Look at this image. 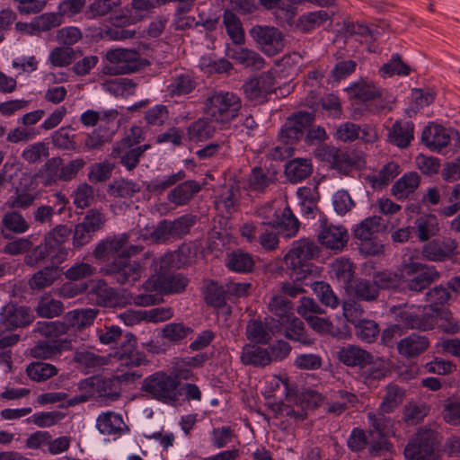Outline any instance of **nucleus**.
I'll return each instance as SVG.
<instances>
[{"instance_id":"nucleus-29","label":"nucleus","mask_w":460,"mask_h":460,"mask_svg":"<svg viewBox=\"0 0 460 460\" xmlns=\"http://www.w3.org/2000/svg\"><path fill=\"white\" fill-rule=\"evenodd\" d=\"M390 412L382 411L378 408L375 412H368L367 419L370 423V433L376 434L378 438H385L394 433V420L387 416Z\"/></svg>"},{"instance_id":"nucleus-14","label":"nucleus","mask_w":460,"mask_h":460,"mask_svg":"<svg viewBox=\"0 0 460 460\" xmlns=\"http://www.w3.org/2000/svg\"><path fill=\"white\" fill-rule=\"evenodd\" d=\"M275 88V77L270 72L262 73L243 85L245 96L257 102H265L267 95L273 93Z\"/></svg>"},{"instance_id":"nucleus-22","label":"nucleus","mask_w":460,"mask_h":460,"mask_svg":"<svg viewBox=\"0 0 460 460\" xmlns=\"http://www.w3.org/2000/svg\"><path fill=\"white\" fill-rule=\"evenodd\" d=\"M340 362L347 367L364 368L373 363V355L359 346L348 344L337 352Z\"/></svg>"},{"instance_id":"nucleus-24","label":"nucleus","mask_w":460,"mask_h":460,"mask_svg":"<svg viewBox=\"0 0 460 460\" xmlns=\"http://www.w3.org/2000/svg\"><path fill=\"white\" fill-rule=\"evenodd\" d=\"M226 55L251 70H261L265 66V59L257 51L248 48H227Z\"/></svg>"},{"instance_id":"nucleus-30","label":"nucleus","mask_w":460,"mask_h":460,"mask_svg":"<svg viewBox=\"0 0 460 460\" xmlns=\"http://www.w3.org/2000/svg\"><path fill=\"white\" fill-rule=\"evenodd\" d=\"M429 346V341L425 336L411 334L397 343V349L402 356L412 358L423 353Z\"/></svg>"},{"instance_id":"nucleus-31","label":"nucleus","mask_w":460,"mask_h":460,"mask_svg":"<svg viewBox=\"0 0 460 460\" xmlns=\"http://www.w3.org/2000/svg\"><path fill=\"white\" fill-rule=\"evenodd\" d=\"M130 140L126 138L118 143L111 152V156L119 159L128 171L137 167L141 157V150L137 151L135 148H130Z\"/></svg>"},{"instance_id":"nucleus-3","label":"nucleus","mask_w":460,"mask_h":460,"mask_svg":"<svg viewBox=\"0 0 460 460\" xmlns=\"http://www.w3.org/2000/svg\"><path fill=\"white\" fill-rule=\"evenodd\" d=\"M318 252L317 245L312 241L300 239L294 242L292 248L284 257L290 278L296 281L317 279L321 270L311 261L317 256Z\"/></svg>"},{"instance_id":"nucleus-55","label":"nucleus","mask_w":460,"mask_h":460,"mask_svg":"<svg viewBox=\"0 0 460 460\" xmlns=\"http://www.w3.org/2000/svg\"><path fill=\"white\" fill-rule=\"evenodd\" d=\"M381 217L377 216L368 217L360 224L357 225L353 234L355 238L363 240H370L372 236L381 229Z\"/></svg>"},{"instance_id":"nucleus-10","label":"nucleus","mask_w":460,"mask_h":460,"mask_svg":"<svg viewBox=\"0 0 460 460\" xmlns=\"http://www.w3.org/2000/svg\"><path fill=\"white\" fill-rule=\"evenodd\" d=\"M143 270L140 262L129 261V258L114 260L101 269L104 275L120 285H133L140 279Z\"/></svg>"},{"instance_id":"nucleus-11","label":"nucleus","mask_w":460,"mask_h":460,"mask_svg":"<svg viewBox=\"0 0 460 460\" xmlns=\"http://www.w3.org/2000/svg\"><path fill=\"white\" fill-rule=\"evenodd\" d=\"M314 120V114L307 111H298L288 117L279 133L280 144L291 146L296 144L304 137L305 130Z\"/></svg>"},{"instance_id":"nucleus-32","label":"nucleus","mask_w":460,"mask_h":460,"mask_svg":"<svg viewBox=\"0 0 460 460\" xmlns=\"http://www.w3.org/2000/svg\"><path fill=\"white\" fill-rule=\"evenodd\" d=\"M420 184V176L411 172L403 174L392 186L391 192L397 199H407Z\"/></svg>"},{"instance_id":"nucleus-20","label":"nucleus","mask_w":460,"mask_h":460,"mask_svg":"<svg viewBox=\"0 0 460 460\" xmlns=\"http://www.w3.org/2000/svg\"><path fill=\"white\" fill-rule=\"evenodd\" d=\"M404 324L411 329L428 331L437 328L447 334H456L460 331V325L455 318H405Z\"/></svg>"},{"instance_id":"nucleus-18","label":"nucleus","mask_w":460,"mask_h":460,"mask_svg":"<svg viewBox=\"0 0 460 460\" xmlns=\"http://www.w3.org/2000/svg\"><path fill=\"white\" fill-rule=\"evenodd\" d=\"M337 139L346 143L356 139H361L365 143H373L377 139L376 130L369 126H359L353 122L342 123L336 131Z\"/></svg>"},{"instance_id":"nucleus-12","label":"nucleus","mask_w":460,"mask_h":460,"mask_svg":"<svg viewBox=\"0 0 460 460\" xmlns=\"http://www.w3.org/2000/svg\"><path fill=\"white\" fill-rule=\"evenodd\" d=\"M81 390H89L98 394L99 398L105 403L119 400L121 396V387L117 378L92 376L80 382Z\"/></svg>"},{"instance_id":"nucleus-6","label":"nucleus","mask_w":460,"mask_h":460,"mask_svg":"<svg viewBox=\"0 0 460 460\" xmlns=\"http://www.w3.org/2000/svg\"><path fill=\"white\" fill-rule=\"evenodd\" d=\"M354 104H362L369 113H379L391 110V98L387 92L377 87L373 82L361 80L349 89Z\"/></svg>"},{"instance_id":"nucleus-23","label":"nucleus","mask_w":460,"mask_h":460,"mask_svg":"<svg viewBox=\"0 0 460 460\" xmlns=\"http://www.w3.org/2000/svg\"><path fill=\"white\" fill-rule=\"evenodd\" d=\"M319 242L326 248L340 251L348 243L349 234L345 227L324 224L318 234Z\"/></svg>"},{"instance_id":"nucleus-62","label":"nucleus","mask_w":460,"mask_h":460,"mask_svg":"<svg viewBox=\"0 0 460 460\" xmlns=\"http://www.w3.org/2000/svg\"><path fill=\"white\" fill-rule=\"evenodd\" d=\"M98 303L104 307H121L122 302L112 288L107 287L103 280L98 282L97 290Z\"/></svg>"},{"instance_id":"nucleus-47","label":"nucleus","mask_w":460,"mask_h":460,"mask_svg":"<svg viewBox=\"0 0 460 460\" xmlns=\"http://www.w3.org/2000/svg\"><path fill=\"white\" fill-rule=\"evenodd\" d=\"M140 191L138 184L125 179H116L108 186L107 192L114 198L128 199Z\"/></svg>"},{"instance_id":"nucleus-41","label":"nucleus","mask_w":460,"mask_h":460,"mask_svg":"<svg viewBox=\"0 0 460 460\" xmlns=\"http://www.w3.org/2000/svg\"><path fill=\"white\" fill-rule=\"evenodd\" d=\"M196 87V82L187 72L175 73L167 86L170 96L185 95L191 93Z\"/></svg>"},{"instance_id":"nucleus-4","label":"nucleus","mask_w":460,"mask_h":460,"mask_svg":"<svg viewBox=\"0 0 460 460\" xmlns=\"http://www.w3.org/2000/svg\"><path fill=\"white\" fill-rule=\"evenodd\" d=\"M439 432L430 425L417 429L404 448L407 460H438L437 451L441 443Z\"/></svg>"},{"instance_id":"nucleus-26","label":"nucleus","mask_w":460,"mask_h":460,"mask_svg":"<svg viewBox=\"0 0 460 460\" xmlns=\"http://www.w3.org/2000/svg\"><path fill=\"white\" fill-rule=\"evenodd\" d=\"M412 231L420 242H427L439 232L438 219L436 215L422 214L414 221Z\"/></svg>"},{"instance_id":"nucleus-52","label":"nucleus","mask_w":460,"mask_h":460,"mask_svg":"<svg viewBox=\"0 0 460 460\" xmlns=\"http://www.w3.org/2000/svg\"><path fill=\"white\" fill-rule=\"evenodd\" d=\"M208 117L194 121L188 128V135L192 140H204L213 137L216 128Z\"/></svg>"},{"instance_id":"nucleus-28","label":"nucleus","mask_w":460,"mask_h":460,"mask_svg":"<svg viewBox=\"0 0 460 460\" xmlns=\"http://www.w3.org/2000/svg\"><path fill=\"white\" fill-rule=\"evenodd\" d=\"M97 429L103 435H121L128 430L121 415L113 411H107L99 415Z\"/></svg>"},{"instance_id":"nucleus-19","label":"nucleus","mask_w":460,"mask_h":460,"mask_svg":"<svg viewBox=\"0 0 460 460\" xmlns=\"http://www.w3.org/2000/svg\"><path fill=\"white\" fill-rule=\"evenodd\" d=\"M106 58L118 66L113 72L109 68V73L130 74L138 68L139 53L134 49H111L106 53Z\"/></svg>"},{"instance_id":"nucleus-56","label":"nucleus","mask_w":460,"mask_h":460,"mask_svg":"<svg viewBox=\"0 0 460 460\" xmlns=\"http://www.w3.org/2000/svg\"><path fill=\"white\" fill-rule=\"evenodd\" d=\"M429 407L425 403L408 402L402 410V420L407 425H417L428 415Z\"/></svg>"},{"instance_id":"nucleus-59","label":"nucleus","mask_w":460,"mask_h":460,"mask_svg":"<svg viewBox=\"0 0 460 460\" xmlns=\"http://www.w3.org/2000/svg\"><path fill=\"white\" fill-rule=\"evenodd\" d=\"M164 4V0H132L130 11L133 12V19L141 21L147 18L155 9Z\"/></svg>"},{"instance_id":"nucleus-51","label":"nucleus","mask_w":460,"mask_h":460,"mask_svg":"<svg viewBox=\"0 0 460 460\" xmlns=\"http://www.w3.org/2000/svg\"><path fill=\"white\" fill-rule=\"evenodd\" d=\"M62 165V158L59 156L48 159L40 169V174L43 179L44 186H51L61 181L59 178L60 166Z\"/></svg>"},{"instance_id":"nucleus-45","label":"nucleus","mask_w":460,"mask_h":460,"mask_svg":"<svg viewBox=\"0 0 460 460\" xmlns=\"http://www.w3.org/2000/svg\"><path fill=\"white\" fill-rule=\"evenodd\" d=\"M238 187L234 184L221 186L215 201L217 209L231 213L238 200Z\"/></svg>"},{"instance_id":"nucleus-25","label":"nucleus","mask_w":460,"mask_h":460,"mask_svg":"<svg viewBox=\"0 0 460 460\" xmlns=\"http://www.w3.org/2000/svg\"><path fill=\"white\" fill-rule=\"evenodd\" d=\"M53 205L38 206L32 212L33 222L39 225H51L55 214L61 215L66 208V199L61 192L55 193Z\"/></svg>"},{"instance_id":"nucleus-53","label":"nucleus","mask_w":460,"mask_h":460,"mask_svg":"<svg viewBox=\"0 0 460 460\" xmlns=\"http://www.w3.org/2000/svg\"><path fill=\"white\" fill-rule=\"evenodd\" d=\"M82 56L79 49H74L67 47H57L49 54V59L52 66L58 67L66 66L73 60Z\"/></svg>"},{"instance_id":"nucleus-17","label":"nucleus","mask_w":460,"mask_h":460,"mask_svg":"<svg viewBox=\"0 0 460 460\" xmlns=\"http://www.w3.org/2000/svg\"><path fill=\"white\" fill-rule=\"evenodd\" d=\"M285 387L286 401L294 403L300 408L315 409L319 407L323 402V395L315 390L305 389L299 392L297 387L289 384L288 380H282Z\"/></svg>"},{"instance_id":"nucleus-1","label":"nucleus","mask_w":460,"mask_h":460,"mask_svg":"<svg viewBox=\"0 0 460 460\" xmlns=\"http://www.w3.org/2000/svg\"><path fill=\"white\" fill-rule=\"evenodd\" d=\"M279 333L305 345L313 343L300 318H252L246 326L247 339L256 344H267Z\"/></svg>"},{"instance_id":"nucleus-7","label":"nucleus","mask_w":460,"mask_h":460,"mask_svg":"<svg viewBox=\"0 0 460 460\" xmlns=\"http://www.w3.org/2000/svg\"><path fill=\"white\" fill-rule=\"evenodd\" d=\"M204 105L205 113L212 121L227 124L238 116L242 101L232 92H218L208 97Z\"/></svg>"},{"instance_id":"nucleus-39","label":"nucleus","mask_w":460,"mask_h":460,"mask_svg":"<svg viewBox=\"0 0 460 460\" xmlns=\"http://www.w3.org/2000/svg\"><path fill=\"white\" fill-rule=\"evenodd\" d=\"M241 361L244 365L265 367L270 364L269 349L254 344H246L243 348Z\"/></svg>"},{"instance_id":"nucleus-50","label":"nucleus","mask_w":460,"mask_h":460,"mask_svg":"<svg viewBox=\"0 0 460 460\" xmlns=\"http://www.w3.org/2000/svg\"><path fill=\"white\" fill-rule=\"evenodd\" d=\"M226 291L223 287L218 286L215 282H210L205 292V300L208 305H210L216 308H222V314H231L228 307H226Z\"/></svg>"},{"instance_id":"nucleus-33","label":"nucleus","mask_w":460,"mask_h":460,"mask_svg":"<svg viewBox=\"0 0 460 460\" xmlns=\"http://www.w3.org/2000/svg\"><path fill=\"white\" fill-rule=\"evenodd\" d=\"M3 229L1 231L4 239H9L10 234H21L30 228L29 223L23 216L17 211H8L2 217Z\"/></svg>"},{"instance_id":"nucleus-58","label":"nucleus","mask_w":460,"mask_h":460,"mask_svg":"<svg viewBox=\"0 0 460 460\" xmlns=\"http://www.w3.org/2000/svg\"><path fill=\"white\" fill-rule=\"evenodd\" d=\"M278 231L272 227V221L261 223L257 243L266 251H274L279 246Z\"/></svg>"},{"instance_id":"nucleus-40","label":"nucleus","mask_w":460,"mask_h":460,"mask_svg":"<svg viewBox=\"0 0 460 460\" xmlns=\"http://www.w3.org/2000/svg\"><path fill=\"white\" fill-rule=\"evenodd\" d=\"M300 223L293 215L289 208H285L280 216L272 222V227H275L279 234L287 238L293 237L298 232Z\"/></svg>"},{"instance_id":"nucleus-34","label":"nucleus","mask_w":460,"mask_h":460,"mask_svg":"<svg viewBox=\"0 0 460 460\" xmlns=\"http://www.w3.org/2000/svg\"><path fill=\"white\" fill-rule=\"evenodd\" d=\"M313 172L311 160L306 158H295L285 166V174L291 183H297L306 179Z\"/></svg>"},{"instance_id":"nucleus-27","label":"nucleus","mask_w":460,"mask_h":460,"mask_svg":"<svg viewBox=\"0 0 460 460\" xmlns=\"http://www.w3.org/2000/svg\"><path fill=\"white\" fill-rule=\"evenodd\" d=\"M200 190L201 186L198 181L193 180L185 181L169 191L167 199L176 206H184L188 204Z\"/></svg>"},{"instance_id":"nucleus-63","label":"nucleus","mask_w":460,"mask_h":460,"mask_svg":"<svg viewBox=\"0 0 460 460\" xmlns=\"http://www.w3.org/2000/svg\"><path fill=\"white\" fill-rule=\"evenodd\" d=\"M120 5V0H94L86 9L85 16L89 19L104 16Z\"/></svg>"},{"instance_id":"nucleus-54","label":"nucleus","mask_w":460,"mask_h":460,"mask_svg":"<svg viewBox=\"0 0 460 460\" xmlns=\"http://www.w3.org/2000/svg\"><path fill=\"white\" fill-rule=\"evenodd\" d=\"M226 265L234 271L246 273L253 269L254 261L249 253L234 251L228 255Z\"/></svg>"},{"instance_id":"nucleus-35","label":"nucleus","mask_w":460,"mask_h":460,"mask_svg":"<svg viewBox=\"0 0 460 460\" xmlns=\"http://www.w3.org/2000/svg\"><path fill=\"white\" fill-rule=\"evenodd\" d=\"M276 172L270 168L255 166L248 177V185L252 190L263 192L270 184L276 181Z\"/></svg>"},{"instance_id":"nucleus-8","label":"nucleus","mask_w":460,"mask_h":460,"mask_svg":"<svg viewBox=\"0 0 460 460\" xmlns=\"http://www.w3.org/2000/svg\"><path fill=\"white\" fill-rule=\"evenodd\" d=\"M142 390L165 403H172L181 395L180 382L172 375L164 371L155 372L146 377L143 381Z\"/></svg>"},{"instance_id":"nucleus-21","label":"nucleus","mask_w":460,"mask_h":460,"mask_svg":"<svg viewBox=\"0 0 460 460\" xmlns=\"http://www.w3.org/2000/svg\"><path fill=\"white\" fill-rule=\"evenodd\" d=\"M66 318V321L39 322L37 331L43 336L56 338L66 333L71 328L77 324V329H83L93 323V318Z\"/></svg>"},{"instance_id":"nucleus-49","label":"nucleus","mask_w":460,"mask_h":460,"mask_svg":"<svg viewBox=\"0 0 460 460\" xmlns=\"http://www.w3.org/2000/svg\"><path fill=\"white\" fill-rule=\"evenodd\" d=\"M427 301L432 312L438 314H447L446 304L450 298V293L447 288L443 287H436L427 293Z\"/></svg>"},{"instance_id":"nucleus-43","label":"nucleus","mask_w":460,"mask_h":460,"mask_svg":"<svg viewBox=\"0 0 460 460\" xmlns=\"http://www.w3.org/2000/svg\"><path fill=\"white\" fill-rule=\"evenodd\" d=\"M406 396V391L396 384H389L385 387V394L379 405L382 411L393 412L403 402Z\"/></svg>"},{"instance_id":"nucleus-46","label":"nucleus","mask_w":460,"mask_h":460,"mask_svg":"<svg viewBox=\"0 0 460 460\" xmlns=\"http://www.w3.org/2000/svg\"><path fill=\"white\" fill-rule=\"evenodd\" d=\"M441 190L450 205L441 208L438 213L444 217H451L460 210V183L453 186H442Z\"/></svg>"},{"instance_id":"nucleus-37","label":"nucleus","mask_w":460,"mask_h":460,"mask_svg":"<svg viewBox=\"0 0 460 460\" xmlns=\"http://www.w3.org/2000/svg\"><path fill=\"white\" fill-rule=\"evenodd\" d=\"M174 275L172 272L154 274L143 284V288L146 291H155L157 294L174 293Z\"/></svg>"},{"instance_id":"nucleus-15","label":"nucleus","mask_w":460,"mask_h":460,"mask_svg":"<svg viewBox=\"0 0 460 460\" xmlns=\"http://www.w3.org/2000/svg\"><path fill=\"white\" fill-rule=\"evenodd\" d=\"M110 356L116 358L121 366L128 367H138L147 362L145 354L137 350V339L132 333H127L125 341Z\"/></svg>"},{"instance_id":"nucleus-60","label":"nucleus","mask_w":460,"mask_h":460,"mask_svg":"<svg viewBox=\"0 0 460 460\" xmlns=\"http://www.w3.org/2000/svg\"><path fill=\"white\" fill-rule=\"evenodd\" d=\"M55 250L44 238L43 242L33 249H30L24 257V262L27 266L37 267L42 263Z\"/></svg>"},{"instance_id":"nucleus-57","label":"nucleus","mask_w":460,"mask_h":460,"mask_svg":"<svg viewBox=\"0 0 460 460\" xmlns=\"http://www.w3.org/2000/svg\"><path fill=\"white\" fill-rule=\"evenodd\" d=\"M49 155L48 144L40 141L27 146L22 152V158L28 164H40Z\"/></svg>"},{"instance_id":"nucleus-48","label":"nucleus","mask_w":460,"mask_h":460,"mask_svg":"<svg viewBox=\"0 0 460 460\" xmlns=\"http://www.w3.org/2000/svg\"><path fill=\"white\" fill-rule=\"evenodd\" d=\"M304 282L305 283V286L311 287L323 305L331 307H336L338 305V297L334 295L329 284L323 281H318L316 279H313V280H305Z\"/></svg>"},{"instance_id":"nucleus-13","label":"nucleus","mask_w":460,"mask_h":460,"mask_svg":"<svg viewBox=\"0 0 460 460\" xmlns=\"http://www.w3.org/2000/svg\"><path fill=\"white\" fill-rule=\"evenodd\" d=\"M405 287L414 292H420L438 279L439 273L434 267H428L419 262L404 265Z\"/></svg>"},{"instance_id":"nucleus-36","label":"nucleus","mask_w":460,"mask_h":460,"mask_svg":"<svg viewBox=\"0 0 460 460\" xmlns=\"http://www.w3.org/2000/svg\"><path fill=\"white\" fill-rule=\"evenodd\" d=\"M61 276V270L58 266H46L35 272L29 279V286L33 290H40L50 287Z\"/></svg>"},{"instance_id":"nucleus-64","label":"nucleus","mask_w":460,"mask_h":460,"mask_svg":"<svg viewBox=\"0 0 460 460\" xmlns=\"http://www.w3.org/2000/svg\"><path fill=\"white\" fill-rule=\"evenodd\" d=\"M96 273V268L86 262H76L68 268L64 275L70 281H82L92 278Z\"/></svg>"},{"instance_id":"nucleus-5","label":"nucleus","mask_w":460,"mask_h":460,"mask_svg":"<svg viewBox=\"0 0 460 460\" xmlns=\"http://www.w3.org/2000/svg\"><path fill=\"white\" fill-rule=\"evenodd\" d=\"M133 234L134 232L130 231L102 240L93 252V257L107 264L114 260L130 258L138 254L142 251V246L129 244Z\"/></svg>"},{"instance_id":"nucleus-42","label":"nucleus","mask_w":460,"mask_h":460,"mask_svg":"<svg viewBox=\"0 0 460 460\" xmlns=\"http://www.w3.org/2000/svg\"><path fill=\"white\" fill-rule=\"evenodd\" d=\"M223 23L227 35L235 45L245 42V34L240 19L231 11L226 10L223 14Z\"/></svg>"},{"instance_id":"nucleus-9","label":"nucleus","mask_w":460,"mask_h":460,"mask_svg":"<svg viewBox=\"0 0 460 460\" xmlns=\"http://www.w3.org/2000/svg\"><path fill=\"white\" fill-rule=\"evenodd\" d=\"M249 35L257 49L268 57H275L285 49V35L277 27L254 25L249 30Z\"/></svg>"},{"instance_id":"nucleus-38","label":"nucleus","mask_w":460,"mask_h":460,"mask_svg":"<svg viewBox=\"0 0 460 460\" xmlns=\"http://www.w3.org/2000/svg\"><path fill=\"white\" fill-rule=\"evenodd\" d=\"M414 125L411 121H396L389 131L390 142L401 148L407 147L413 139Z\"/></svg>"},{"instance_id":"nucleus-16","label":"nucleus","mask_w":460,"mask_h":460,"mask_svg":"<svg viewBox=\"0 0 460 460\" xmlns=\"http://www.w3.org/2000/svg\"><path fill=\"white\" fill-rule=\"evenodd\" d=\"M421 140L430 149L440 152L451 140L459 142L460 137L456 130L435 125L424 128Z\"/></svg>"},{"instance_id":"nucleus-2","label":"nucleus","mask_w":460,"mask_h":460,"mask_svg":"<svg viewBox=\"0 0 460 460\" xmlns=\"http://www.w3.org/2000/svg\"><path fill=\"white\" fill-rule=\"evenodd\" d=\"M309 326L320 334L346 338L350 334L349 323L355 326L356 335L362 341L371 342L378 334V324L367 318H305Z\"/></svg>"},{"instance_id":"nucleus-44","label":"nucleus","mask_w":460,"mask_h":460,"mask_svg":"<svg viewBox=\"0 0 460 460\" xmlns=\"http://www.w3.org/2000/svg\"><path fill=\"white\" fill-rule=\"evenodd\" d=\"M330 19L331 14L324 10L309 12L298 17L296 22L295 29L302 32H308L323 24Z\"/></svg>"},{"instance_id":"nucleus-61","label":"nucleus","mask_w":460,"mask_h":460,"mask_svg":"<svg viewBox=\"0 0 460 460\" xmlns=\"http://www.w3.org/2000/svg\"><path fill=\"white\" fill-rule=\"evenodd\" d=\"M26 373L31 380L42 382L57 375L58 370L56 367L51 364L39 361L28 365Z\"/></svg>"}]
</instances>
